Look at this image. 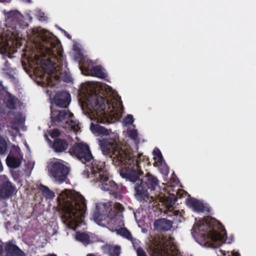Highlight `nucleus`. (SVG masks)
Returning a JSON list of instances; mask_svg holds the SVG:
<instances>
[{
  "label": "nucleus",
  "mask_w": 256,
  "mask_h": 256,
  "mask_svg": "<svg viewBox=\"0 0 256 256\" xmlns=\"http://www.w3.org/2000/svg\"><path fill=\"white\" fill-rule=\"evenodd\" d=\"M76 238L78 240L84 243H88L89 241V236L85 233L78 232Z\"/></svg>",
  "instance_id": "obj_26"
},
{
  "label": "nucleus",
  "mask_w": 256,
  "mask_h": 256,
  "mask_svg": "<svg viewBox=\"0 0 256 256\" xmlns=\"http://www.w3.org/2000/svg\"><path fill=\"white\" fill-rule=\"evenodd\" d=\"M134 122V119L133 116L132 114H128L122 120V125L124 126H128L130 125H132Z\"/></svg>",
  "instance_id": "obj_27"
},
{
  "label": "nucleus",
  "mask_w": 256,
  "mask_h": 256,
  "mask_svg": "<svg viewBox=\"0 0 256 256\" xmlns=\"http://www.w3.org/2000/svg\"><path fill=\"white\" fill-rule=\"evenodd\" d=\"M152 250V256H181L174 238L168 236L156 238Z\"/></svg>",
  "instance_id": "obj_8"
},
{
  "label": "nucleus",
  "mask_w": 256,
  "mask_h": 256,
  "mask_svg": "<svg viewBox=\"0 0 256 256\" xmlns=\"http://www.w3.org/2000/svg\"><path fill=\"white\" fill-rule=\"evenodd\" d=\"M70 95L64 91L58 92L55 95L52 104L60 108H66L70 102Z\"/></svg>",
  "instance_id": "obj_12"
},
{
  "label": "nucleus",
  "mask_w": 256,
  "mask_h": 256,
  "mask_svg": "<svg viewBox=\"0 0 256 256\" xmlns=\"http://www.w3.org/2000/svg\"><path fill=\"white\" fill-rule=\"evenodd\" d=\"M57 193L64 213L62 221L67 228L75 230L82 222L86 210V200L79 192L68 190Z\"/></svg>",
  "instance_id": "obj_4"
},
{
  "label": "nucleus",
  "mask_w": 256,
  "mask_h": 256,
  "mask_svg": "<svg viewBox=\"0 0 256 256\" xmlns=\"http://www.w3.org/2000/svg\"><path fill=\"white\" fill-rule=\"evenodd\" d=\"M117 138V135L114 134L112 140H100L103 154L109 156L115 166H122L120 172L122 178L133 182H136L134 190L138 200H154L155 196H152L153 192L155 191L158 192L159 191L158 180L150 173H148L142 180H138L142 173L140 169L138 158H140L142 154H138L136 158H134V154L128 146L118 144Z\"/></svg>",
  "instance_id": "obj_1"
},
{
  "label": "nucleus",
  "mask_w": 256,
  "mask_h": 256,
  "mask_svg": "<svg viewBox=\"0 0 256 256\" xmlns=\"http://www.w3.org/2000/svg\"><path fill=\"white\" fill-rule=\"evenodd\" d=\"M80 68L81 69L82 71V66L80 67Z\"/></svg>",
  "instance_id": "obj_42"
},
{
  "label": "nucleus",
  "mask_w": 256,
  "mask_h": 256,
  "mask_svg": "<svg viewBox=\"0 0 256 256\" xmlns=\"http://www.w3.org/2000/svg\"><path fill=\"white\" fill-rule=\"evenodd\" d=\"M60 134V132L58 130H54L52 132L50 133V135L52 137L57 136Z\"/></svg>",
  "instance_id": "obj_34"
},
{
  "label": "nucleus",
  "mask_w": 256,
  "mask_h": 256,
  "mask_svg": "<svg viewBox=\"0 0 256 256\" xmlns=\"http://www.w3.org/2000/svg\"><path fill=\"white\" fill-rule=\"evenodd\" d=\"M154 155V160H156V166L162 164L163 161V158L161 152L158 149H154L153 151Z\"/></svg>",
  "instance_id": "obj_23"
},
{
  "label": "nucleus",
  "mask_w": 256,
  "mask_h": 256,
  "mask_svg": "<svg viewBox=\"0 0 256 256\" xmlns=\"http://www.w3.org/2000/svg\"><path fill=\"white\" fill-rule=\"evenodd\" d=\"M186 204L188 206L196 212H202L205 208L203 204L200 201L194 198H187Z\"/></svg>",
  "instance_id": "obj_13"
},
{
  "label": "nucleus",
  "mask_w": 256,
  "mask_h": 256,
  "mask_svg": "<svg viewBox=\"0 0 256 256\" xmlns=\"http://www.w3.org/2000/svg\"><path fill=\"white\" fill-rule=\"evenodd\" d=\"M6 147V142L5 139L0 138V154H4Z\"/></svg>",
  "instance_id": "obj_31"
},
{
  "label": "nucleus",
  "mask_w": 256,
  "mask_h": 256,
  "mask_svg": "<svg viewBox=\"0 0 256 256\" xmlns=\"http://www.w3.org/2000/svg\"><path fill=\"white\" fill-rule=\"evenodd\" d=\"M34 164L33 162H28L26 164V166L27 168L26 169V172L28 174H30V172L31 170L34 167Z\"/></svg>",
  "instance_id": "obj_32"
},
{
  "label": "nucleus",
  "mask_w": 256,
  "mask_h": 256,
  "mask_svg": "<svg viewBox=\"0 0 256 256\" xmlns=\"http://www.w3.org/2000/svg\"><path fill=\"white\" fill-rule=\"evenodd\" d=\"M176 200V198L174 194L170 195L168 197L166 198L165 200L166 205L168 209L173 207Z\"/></svg>",
  "instance_id": "obj_24"
},
{
  "label": "nucleus",
  "mask_w": 256,
  "mask_h": 256,
  "mask_svg": "<svg viewBox=\"0 0 256 256\" xmlns=\"http://www.w3.org/2000/svg\"><path fill=\"white\" fill-rule=\"evenodd\" d=\"M124 133H126L128 136L132 140L136 143H138L139 142L138 134L137 130L134 129L130 130H124Z\"/></svg>",
  "instance_id": "obj_22"
},
{
  "label": "nucleus",
  "mask_w": 256,
  "mask_h": 256,
  "mask_svg": "<svg viewBox=\"0 0 256 256\" xmlns=\"http://www.w3.org/2000/svg\"><path fill=\"white\" fill-rule=\"evenodd\" d=\"M24 122L25 118L21 115L18 116L16 118L14 124L12 126V128L16 130H18L20 129L25 130Z\"/></svg>",
  "instance_id": "obj_19"
},
{
  "label": "nucleus",
  "mask_w": 256,
  "mask_h": 256,
  "mask_svg": "<svg viewBox=\"0 0 256 256\" xmlns=\"http://www.w3.org/2000/svg\"><path fill=\"white\" fill-rule=\"evenodd\" d=\"M87 256H95L94 254H90L87 255Z\"/></svg>",
  "instance_id": "obj_41"
},
{
  "label": "nucleus",
  "mask_w": 256,
  "mask_h": 256,
  "mask_svg": "<svg viewBox=\"0 0 256 256\" xmlns=\"http://www.w3.org/2000/svg\"><path fill=\"white\" fill-rule=\"evenodd\" d=\"M6 256H25L24 254L16 246L8 244L6 247Z\"/></svg>",
  "instance_id": "obj_16"
},
{
  "label": "nucleus",
  "mask_w": 256,
  "mask_h": 256,
  "mask_svg": "<svg viewBox=\"0 0 256 256\" xmlns=\"http://www.w3.org/2000/svg\"><path fill=\"white\" fill-rule=\"evenodd\" d=\"M90 74L92 76L100 78L103 79L107 77L105 70L100 65L94 66L90 70Z\"/></svg>",
  "instance_id": "obj_18"
},
{
  "label": "nucleus",
  "mask_w": 256,
  "mask_h": 256,
  "mask_svg": "<svg viewBox=\"0 0 256 256\" xmlns=\"http://www.w3.org/2000/svg\"><path fill=\"white\" fill-rule=\"evenodd\" d=\"M62 30L64 32V35L70 40L72 39V36L68 34L66 30Z\"/></svg>",
  "instance_id": "obj_36"
},
{
  "label": "nucleus",
  "mask_w": 256,
  "mask_h": 256,
  "mask_svg": "<svg viewBox=\"0 0 256 256\" xmlns=\"http://www.w3.org/2000/svg\"><path fill=\"white\" fill-rule=\"evenodd\" d=\"M88 117L94 122H92L90 130L96 136L109 135L110 132L104 128L94 124V122L103 124L112 123L115 122L116 118L110 113H86Z\"/></svg>",
  "instance_id": "obj_9"
},
{
  "label": "nucleus",
  "mask_w": 256,
  "mask_h": 256,
  "mask_svg": "<svg viewBox=\"0 0 256 256\" xmlns=\"http://www.w3.org/2000/svg\"><path fill=\"white\" fill-rule=\"evenodd\" d=\"M70 152L84 164L88 163L87 166L90 167L91 172L96 178L99 180L102 190L110 192L114 190L116 184L108 177V173L104 170V164H98L96 162L92 160V156L86 144L82 142L76 144Z\"/></svg>",
  "instance_id": "obj_7"
},
{
  "label": "nucleus",
  "mask_w": 256,
  "mask_h": 256,
  "mask_svg": "<svg viewBox=\"0 0 256 256\" xmlns=\"http://www.w3.org/2000/svg\"><path fill=\"white\" fill-rule=\"evenodd\" d=\"M44 16H41L40 18H39V20H44Z\"/></svg>",
  "instance_id": "obj_38"
},
{
  "label": "nucleus",
  "mask_w": 256,
  "mask_h": 256,
  "mask_svg": "<svg viewBox=\"0 0 256 256\" xmlns=\"http://www.w3.org/2000/svg\"><path fill=\"white\" fill-rule=\"evenodd\" d=\"M68 144L66 141L64 140L57 138L56 139L53 143L52 147L56 152H61L68 148Z\"/></svg>",
  "instance_id": "obj_17"
},
{
  "label": "nucleus",
  "mask_w": 256,
  "mask_h": 256,
  "mask_svg": "<svg viewBox=\"0 0 256 256\" xmlns=\"http://www.w3.org/2000/svg\"><path fill=\"white\" fill-rule=\"evenodd\" d=\"M37 36L39 38V41H34L36 46L38 47L40 54H36L34 56L35 60L38 62L42 67H48L53 68L52 72H56L60 74L62 80L66 82H70L72 81V78L70 75L66 73V76H63L62 72H60V68L58 65L56 64V62H52L50 58L46 60L40 59V58H46L47 56H50L54 58L60 65L62 64L61 62L63 59L62 52L60 50H57L60 42L53 34L50 32L42 30V33H38Z\"/></svg>",
  "instance_id": "obj_3"
},
{
  "label": "nucleus",
  "mask_w": 256,
  "mask_h": 256,
  "mask_svg": "<svg viewBox=\"0 0 256 256\" xmlns=\"http://www.w3.org/2000/svg\"><path fill=\"white\" fill-rule=\"evenodd\" d=\"M46 256H56V254H49Z\"/></svg>",
  "instance_id": "obj_40"
},
{
  "label": "nucleus",
  "mask_w": 256,
  "mask_h": 256,
  "mask_svg": "<svg viewBox=\"0 0 256 256\" xmlns=\"http://www.w3.org/2000/svg\"><path fill=\"white\" fill-rule=\"evenodd\" d=\"M50 112H70V111L69 110H52V108L51 107L50 108Z\"/></svg>",
  "instance_id": "obj_35"
},
{
  "label": "nucleus",
  "mask_w": 256,
  "mask_h": 256,
  "mask_svg": "<svg viewBox=\"0 0 256 256\" xmlns=\"http://www.w3.org/2000/svg\"><path fill=\"white\" fill-rule=\"evenodd\" d=\"M218 256H240L238 253L232 251H226L224 250H218Z\"/></svg>",
  "instance_id": "obj_30"
},
{
  "label": "nucleus",
  "mask_w": 256,
  "mask_h": 256,
  "mask_svg": "<svg viewBox=\"0 0 256 256\" xmlns=\"http://www.w3.org/2000/svg\"><path fill=\"white\" fill-rule=\"evenodd\" d=\"M22 0L23 2H26L28 3V4H30L32 2L31 0Z\"/></svg>",
  "instance_id": "obj_37"
},
{
  "label": "nucleus",
  "mask_w": 256,
  "mask_h": 256,
  "mask_svg": "<svg viewBox=\"0 0 256 256\" xmlns=\"http://www.w3.org/2000/svg\"><path fill=\"white\" fill-rule=\"evenodd\" d=\"M110 204L106 203H98L96 205L92 219L98 226L102 227L111 228L112 225H117L112 231H116L118 234L129 240H132V238L130 232L124 228L122 220V207L120 204L116 203L114 206L113 210L109 211Z\"/></svg>",
  "instance_id": "obj_6"
},
{
  "label": "nucleus",
  "mask_w": 256,
  "mask_h": 256,
  "mask_svg": "<svg viewBox=\"0 0 256 256\" xmlns=\"http://www.w3.org/2000/svg\"><path fill=\"white\" fill-rule=\"evenodd\" d=\"M48 169L50 177L59 183H62L66 180L69 172L68 167L60 160H54L50 162Z\"/></svg>",
  "instance_id": "obj_10"
},
{
  "label": "nucleus",
  "mask_w": 256,
  "mask_h": 256,
  "mask_svg": "<svg viewBox=\"0 0 256 256\" xmlns=\"http://www.w3.org/2000/svg\"><path fill=\"white\" fill-rule=\"evenodd\" d=\"M70 116L71 113H52L51 118L52 121L57 124L60 122L68 123Z\"/></svg>",
  "instance_id": "obj_14"
},
{
  "label": "nucleus",
  "mask_w": 256,
  "mask_h": 256,
  "mask_svg": "<svg viewBox=\"0 0 256 256\" xmlns=\"http://www.w3.org/2000/svg\"><path fill=\"white\" fill-rule=\"evenodd\" d=\"M2 247L1 244V242L0 241V254L2 252Z\"/></svg>",
  "instance_id": "obj_39"
},
{
  "label": "nucleus",
  "mask_w": 256,
  "mask_h": 256,
  "mask_svg": "<svg viewBox=\"0 0 256 256\" xmlns=\"http://www.w3.org/2000/svg\"><path fill=\"white\" fill-rule=\"evenodd\" d=\"M6 22L14 28H20L22 26V16L18 10L10 11L6 14Z\"/></svg>",
  "instance_id": "obj_11"
},
{
  "label": "nucleus",
  "mask_w": 256,
  "mask_h": 256,
  "mask_svg": "<svg viewBox=\"0 0 256 256\" xmlns=\"http://www.w3.org/2000/svg\"><path fill=\"white\" fill-rule=\"evenodd\" d=\"M154 226L155 228L158 231L168 230L172 227V222L164 218L160 219L155 222Z\"/></svg>",
  "instance_id": "obj_15"
},
{
  "label": "nucleus",
  "mask_w": 256,
  "mask_h": 256,
  "mask_svg": "<svg viewBox=\"0 0 256 256\" xmlns=\"http://www.w3.org/2000/svg\"><path fill=\"white\" fill-rule=\"evenodd\" d=\"M6 162L9 167L16 168L20 164L21 160L18 158L8 156L6 158Z\"/></svg>",
  "instance_id": "obj_20"
},
{
  "label": "nucleus",
  "mask_w": 256,
  "mask_h": 256,
  "mask_svg": "<svg viewBox=\"0 0 256 256\" xmlns=\"http://www.w3.org/2000/svg\"><path fill=\"white\" fill-rule=\"evenodd\" d=\"M136 252L138 256H146L144 250L140 248L137 249Z\"/></svg>",
  "instance_id": "obj_33"
},
{
  "label": "nucleus",
  "mask_w": 256,
  "mask_h": 256,
  "mask_svg": "<svg viewBox=\"0 0 256 256\" xmlns=\"http://www.w3.org/2000/svg\"><path fill=\"white\" fill-rule=\"evenodd\" d=\"M43 195L47 198H52L54 197V193L45 186H41L40 188Z\"/></svg>",
  "instance_id": "obj_25"
},
{
  "label": "nucleus",
  "mask_w": 256,
  "mask_h": 256,
  "mask_svg": "<svg viewBox=\"0 0 256 256\" xmlns=\"http://www.w3.org/2000/svg\"><path fill=\"white\" fill-rule=\"evenodd\" d=\"M71 116H70L68 120L69 122L66 124L70 126L71 128L74 132H78L80 129L78 122L74 119L72 113H71Z\"/></svg>",
  "instance_id": "obj_21"
},
{
  "label": "nucleus",
  "mask_w": 256,
  "mask_h": 256,
  "mask_svg": "<svg viewBox=\"0 0 256 256\" xmlns=\"http://www.w3.org/2000/svg\"><path fill=\"white\" fill-rule=\"evenodd\" d=\"M194 236L202 245L216 248L226 241V232L222 226L210 217H206L196 222L192 230Z\"/></svg>",
  "instance_id": "obj_5"
},
{
  "label": "nucleus",
  "mask_w": 256,
  "mask_h": 256,
  "mask_svg": "<svg viewBox=\"0 0 256 256\" xmlns=\"http://www.w3.org/2000/svg\"><path fill=\"white\" fill-rule=\"evenodd\" d=\"M10 184L8 183L6 184V188H2L0 190V196L2 198H6L12 192L11 188L9 186Z\"/></svg>",
  "instance_id": "obj_29"
},
{
  "label": "nucleus",
  "mask_w": 256,
  "mask_h": 256,
  "mask_svg": "<svg viewBox=\"0 0 256 256\" xmlns=\"http://www.w3.org/2000/svg\"><path fill=\"white\" fill-rule=\"evenodd\" d=\"M82 89L84 97L78 99V103L83 112H124L120 97L111 88L88 82Z\"/></svg>",
  "instance_id": "obj_2"
},
{
  "label": "nucleus",
  "mask_w": 256,
  "mask_h": 256,
  "mask_svg": "<svg viewBox=\"0 0 256 256\" xmlns=\"http://www.w3.org/2000/svg\"><path fill=\"white\" fill-rule=\"evenodd\" d=\"M104 248L110 249V256H118V254L120 253V248L119 246H106Z\"/></svg>",
  "instance_id": "obj_28"
}]
</instances>
